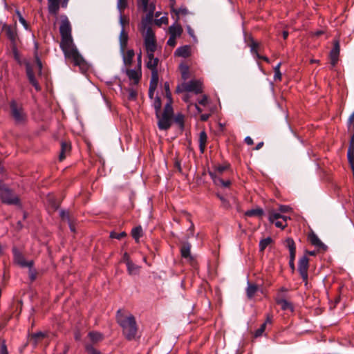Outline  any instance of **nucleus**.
<instances>
[{"instance_id":"obj_41","label":"nucleus","mask_w":354,"mask_h":354,"mask_svg":"<svg viewBox=\"0 0 354 354\" xmlns=\"http://www.w3.org/2000/svg\"><path fill=\"white\" fill-rule=\"evenodd\" d=\"M216 173L209 171V176L213 180L214 184L217 186H221V183H223V179Z\"/></svg>"},{"instance_id":"obj_32","label":"nucleus","mask_w":354,"mask_h":354,"mask_svg":"<svg viewBox=\"0 0 354 354\" xmlns=\"http://www.w3.org/2000/svg\"><path fill=\"white\" fill-rule=\"evenodd\" d=\"M272 242L271 237H267L259 241V251L263 252L265 249Z\"/></svg>"},{"instance_id":"obj_7","label":"nucleus","mask_w":354,"mask_h":354,"mask_svg":"<svg viewBox=\"0 0 354 354\" xmlns=\"http://www.w3.org/2000/svg\"><path fill=\"white\" fill-rule=\"evenodd\" d=\"M145 46L147 51H156V41L151 27L147 23L142 24Z\"/></svg>"},{"instance_id":"obj_12","label":"nucleus","mask_w":354,"mask_h":354,"mask_svg":"<svg viewBox=\"0 0 354 354\" xmlns=\"http://www.w3.org/2000/svg\"><path fill=\"white\" fill-rule=\"evenodd\" d=\"M248 46L250 47L252 55L255 58L268 62V57L259 55V53L261 52L262 48L261 43L257 42L254 41L252 38L250 37L248 41Z\"/></svg>"},{"instance_id":"obj_52","label":"nucleus","mask_w":354,"mask_h":354,"mask_svg":"<svg viewBox=\"0 0 354 354\" xmlns=\"http://www.w3.org/2000/svg\"><path fill=\"white\" fill-rule=\"evenodd\" d=\"M187 32L189 35V36L191 37H192L194 41L196 42L197 41V38H196V35L194 34V30L189 26H187Z\"/></svg>"},{"instance_id":"obj_44","label":"nucleus","mask_w":354,"mask_h":354,"mask_svg":"<svg viewBox=\"0 0 354 354\" xmlns=\"http://www.w3.org/2000/svg\"><path fill=\"white\" fill-rule=\"evenodd\" d=\"M127 7V0H118V8L120 13Z\"/></svg>"},{"instance_id":"obj_13","label":"nucleus","mask_w":354,"mask_h":354,"mask_svg":"<svg viewBox=\"0 0 354 354\" xmlns=\"http://www.w3.org/2000/svg\"><path fill=\"white\" fill-rule=\"evenodd\" d=\"M286 247L288 248L290 252V260H289V266L292 272H294L295 269V259L296 256V247L294 240L292 238H287L285 240Z\"/></svg>"},{"instance_id":"obj_22","label":"nucleus","mask_w":354,"mask_h":354,"mask_svg":"<svg viewBox=\"0 0 354 354\" xmlns=\"http://www.w3.org/2000/svg\"><path fill=\"white\" fill-rule=\"evenodd\" d=\"M191 245L189 243H185L180 248L181 257L189 261H194L193 257L191 255Z\"/></svg>"},{"instance_id":"obj_27","label":"nucleus","mask_w":354,"mask_h":354,"mask_svg":"<svg viewBox=\"0 0 354 354\" xmlns=\"http://www.w3.org/2000/svg\"><path fill=\"white\" fill-rule=\"evenodd\" d=\"M123 54V62L125 65H131L135 55L134 50L132 49L128 50L126 53Z\"/></svg>"},{"instance_id":"obj_50","label":"nucleus","mask_w":354,"mask_h":354,"mask_svg":"<svg viewBox=\"0 0 354 354\" xmlns=\"http://www.w3.org/2000/svg\"><path fill=\"white\" fill-rule=\"evenodd\" d=\"M227 169V165H218L216 167V170L214 173H216L217 174H221L224 171H225Z\"/></svg>"},{"instance_id":"obj_14","label":"nucleus","mask_w":354,"mask_h":354,"mask_svg":"<svg viewBox=\"0 0 354 354\" xmlns=\"http://www.w3.org/2000/svg\"><path fill=\"white\" fill-rule=\"evenodd\" d=\"M340 51V46L338 40H335L333 44V47L330 52V64L333 67L335 66L339 60V55Z\"/></svg>"},{"instance_id":"obj_15","label":"nucleus","mask_w":354,"mask_h":354,"mask_svg":"<svg viewBox=\"0 0 354 354\" xmlns=\"http://www.w3.org/2000/svg\"><path fill=\"white\" fill-rule=\"evenodd\" d=\"M7 37L10 39L12 44V46H17V41L18 39V35L16 30V27L11 26H6L4 27Z\"/></svg>"},{"instance_id":"obj_21","label":"nucleus","mask_w":354,"mask_h":354,"mask_svg":"<svg viewBox=\"0 0 354 354\" xmlns=\"http://www.w3.org/2000/svg\"><path fill=\"white\" fill-rule=\"evenodd\" d=\"M61 0H48V10L50 14L56 16L59 10Z\"/></svg>"},{"instance_id":"obj_59","label":"nucleus","mask_w":354,"mask_h":354,"mask_svg":"<svg viewBox=\"0 0 354 354\" xmlns=\"http://www.w3.org/2000/svg\"><path fill=\"white\" fill-rule=\"evenodd\" d=\"M30 278L32 281L36 279V272L32 268H29Z\"/></svg>"},{"instance_id":"obj_28","label":"nucleus","mask_w":354,"mask_h":354,"mask_svg":"<svg viewBox=\"0 0 354 354\" xmlns=\"http://www.w3.org/2000/svg\"><path fill=\"white\" fill-rule=\"evenodd\" d=\"M158 84V71H152L149 83V88L156 89Z\"/></svg>"},{"instance_id":"obj_40","label":"nucleus","mask_w":354,"mask_h":354,"mask_svg":"<svg viewBox=\"0 0 354 354\" xmlns=\"http://www.w3.org/2000/svg\"><path fill=\"white\" fill-rule=\"evenodd\" d=\"M164 88L165 91L166 97L167 98V102H170V104L172 105L171 93L169 89V84L168 82H165L164 83Z\"/></svg>"},{"instance_id":"obj_43","label":"nucleus","mask_w":354,"mask_h":354,"mask_svg":"<svg viewBox=\"0 0 354 354\" xmlns=\"http://www.w3.org/2000/svg\"><path fill=\"white\" fill-rule=\"evenodd\" d=\"M281 62H279L276 66H274V80H279V81H281V73L280 71V66H281Z\"/></svg>"},{"instance_id":"obj_10","label":"nucleus","mask_w":354,"mask_h":354,"mask_svg":"<svg viewBox=\"0 0 354 354\" xmlns=\"http://www.w3.org/2000/svg\"><path fill=\"white\" fill-rule=\"evenodd\" d=\"M12 251V254H13L14 261L16 264L19 265L21 268H26V267H28L29 268H32L33 264H34L33 261H27L25 259L22 253L16 247H13Z\"/></svg>"},{"instance_id":"obj_16","label":"nucleus","mask_w":354,"mask_h":354,"mask_svg":"<svg viewBox=\"0 0 354 354\" xmlns=\"http://www.w3.org/2000/svg\"><path fill=\"white\" fill-rule=\"evenodd\" d=\"M308 239L313 245L323 249L324 250L327 249V246L322 242L319 238L313 232L308 234Z\"/></svg>"},{"instance_id":"obj_1","label":"nucleus","mask_w":354,"mask_h":354,"mask_svg":"<svg viewBox=\"0 0 354 354\" xmlns=\"http://www.w3.org/2000/svg\"><path fill=\"white\" fill-rule=\"evenodd\" d=\"M71 32V24L68 17L66 15H62L59 26L60 48L66 59L71 60L75 66H79L81 71L86 70L87 64L75 46Z\"/></svg>"},{"instance_id":"obj_24","label":"nucleus","mask_w":354,"mask_h":354,"mask_svg":"<svg viewBox=\"0 0 354 354\" xmlns=\"http://www.w3.org/2000/svg\"><path fill=\"white\" fill-rule=\"evenodd\" d=\"M169 30L170 36L175 37L180 36L183 32V28H182L181 26L179 24H176L171 25L169 27Z\"/></svg>"},{"instance_id":"obj_47","label":"nucleus","mask_w":354,"mask_h":354,"mask_svg":"<svg viewBox=\"0 0 354 354\" xmlns=\"http://www.w3.org/2000/svg\"><path fill=\"white\" fill-rule=\"evenodd\" d=\"M187 219L191 223V225L188 229V232H189L188 236H193L194 232V223L192 222L189 214H187Z\"/></svg>"},{"instance_id":"obj_36","label":"nucleus","mask_w":354,"mask_h":354,"mask_svg":"<svg viewBox=\"0 0 354 354\" xmlns=\"http://www.w3.org/2000/svg\"><path fill=\"white\" fill-rule=\"evenodd\" d=\"M180 70L181 73L182 78L184 80H186L189 77V67L185 64H180Z\"/></svg>"},{"instance_id":"obj_5","label":"nucleus","mask_w":354,"mask_h":354,"mask_svg":"<svg viewBox=\"0 0 354 354\" xmlns=\"http://www.w3.org/2000/svg\"><path fill=\"white\" fill-rule=\"evenodd\" d=\"M0 200L6 205H15L21 207V200L14 191L10 189L1 180H0Z\"/></svg>"},{"instance_id":"obj_53","label":"nucleus","mask_w":354,"mask_h":354,"mask_svg":"<svg viewBox=\"0 0 354 354\" xmlns=\"http://www.w3.org/2000/svg\"><path fill=\"white\" fill-rule=\"evenodd\" d=\"M347 158L351 169H353L354 167V153H352L351 155H350L349 152H347Z\"/></svg>"},{"instance_id":"obj_46","label":"nucleus","mask_w":354,"mask_h":354,"mask_svg":"<svg viewBox=\"0 0 354 354\" xmlns=\"http://www.w3.org/2000/svg\"><path fill=\"white\" fill-rule=\"evenodd\" d=\"M127 234L124 232L120 233H116L115 232H111L110 233V237L112 239H121L122 238L126 236Z\"/></svg>"},{"instance_id":"obj_49","label":"nucleus","mask_w":354,"mask_h":354,"mask_svg":"<svg viewBox=\"0 0 354 354\" xmlns=\"http://www.w3.org/2000/svg\"><path fill=\"white\" fill-rule=\"evenodd\" d=\"M347 152H349L350 155H351L352 153H354V134L351 136Z\"/></svg>"},{"instance_id":"obj_2","label":"nucleus","mask_w":354,"mask_h":354,"mask_svg":"<svg viewBox=\"0 0 354 354\" xmlns=\"http://www.w3.org/2000/svg\"><path fill=\"white\" fill-rule=\"evenodd\" d=\"M116 322L122 328V335L128 341L136 339L138 327L135 317L132 314L125 315L122 309L116 312Z\"/></svg>"},{"instance_id":"obj_39","label":"nucleus","mask_w":354,"mask_h":354,"mask_svg":"<svg viewBox=\"0 0 354 354\" xmlns=\"http://www.w3.org/2000/svg\"><path fill=\"white\" fill-rule=\"evenodd\" d=\"M174 122L178 125L180 130L184 129V115L181 113L177 114L174 118Z\"/></svg>"},{"instance_id":"obj_55","label":"nucleus","mask_w":354,"mask_h":354,"mask_svg":"<svg viewBox=\"0 0 354 354\" xmlns=\"http://www.w3.org/2000/svg\"><path fill=\"white\" fill-rule=\"evenodd\" d=\"M217 196L219 198V199L222 202V205L225 207V208H227L229 207V202L224 198V196L220 195V194H217Z\"/></svg>"},{"instance_id":"obj_51","label":"nucleus","mask_w":354,"mask_h":354,"mask_svg":"<svg viewBox=\"0 0 354 354\" xmlns=\"http://www.w3.org/2000/svg\"><path fill=\"white\" fill-rule=\"evenodd\" d=\"M162 24H168V18L166 16H163L156 21V24L158 26H160Z\"/></svg>"},{"instance_id":"obj_31","label":"nucleus","mask_w":354,"mask_h":354,"mask_svg":"<svg viewBox=\"0 0 354 354\" xmlns=\"http://www.w3.org/2000/svg\"><path fill=\"white\" fill-rule=\"evenodd\" d=\"M263 211L261 208H256L245 212V216H261Z\"/></svg>"},{"instance_id":"obj_64","label":"nucleus","mask_w":354,"mask_h":354,"mask_svg":"<svg viewBox=\"0 0 354 354\" xmlns=\"http://www.w3.org/2000/svg\"><path fill=\"white\" fill-rule=\"evenodd\" d=\"M348 123L349 126H351V125L354 126V111L349 116L348 120Z\"/></svg>"},{"instance_id":"obj_60","label":"nucleus","mask_w":354,"mask_h":354,"mask_svg":"<svg viewBox=\"0 0 354 354\" xmlns=\"http://www.w3.org/2000/svg\"><path fill=\"white\" fill-rule=\"evenodd\" d=\"M198 103L203 106H205L207 103V95H204L202 98L198 100Z\"/></svg>"},{"instance_id":"obj_42","label":"nucleus","mask_w":354,"mask_h":354,"mask_svg":"<svg viewBox=\"0 0 354 354\" xmlns=\"http://www.w3.org/2000/svg\"><path fill=\"white\" fill-rule=\"evenodd\" d=\"M45 335L42 332H37L31 335L30 336V340L33 341L34 344H37L38 342V340L39 339H41L44 337Z\"/></svg>"},{"instance_id":"obj_63","label":"nucleus","mask_w":354,"mask_h":354,"mask_svg":"<svg viewBox=\"0 0 354 354\" xmlns=\"http://www.w3.org/2000/svg\"><path fill=\"white\" fill-rule=\"evenodd\" d=\"M122 260H123V261H124L126 263V264L127 263V262L131 261V260L130 259L129 254L127 252H125L123 254Z\"/></svg>"},{"instance_id":"obj_54","label":"nucleus","mask_w":354,"mask_h":354,"mask_svg":"<svg viewBox=\"0 0 354 354\" xmlns=\"http://www.w3.org/2000/svg\"><path fill=\"white\" fill-rule=\"evenodd\" d=\"M148 3L149 0H138V3H141L144 12H147L148 10Z\"/></svg>"},{"instance_id":"obj_11","label":"nucleus","mask_w":354,"mask_h":354,"mask_svg":"<svg viewBox=\"0 0 354 354\" xmlns=\"http://www.w3.org/2000/svg\"><path fill=\"white\" fill-rule=\"evenodd\" d=\"M308 267H309V259L306 256H303L299 260L298 271L302 278L303 281L305 282L306 285L308 283Z\"/></svg>"},{"instance_id":"obj_26","label":"nucleus","mask_w":354,"mask_h":354,"mask_svg":"<svg viewBox=\"0 0 354 354\" xmlns=\"http://www.w3.org/2000/svg\"><path fill=\"white\" fill-rule=\"evenodd\" d=\"M127 272L131 275L138 274L140 272V267L136 265L131 261L127 263Z\"/></svg>"},{"instance_id":"obj_9","label":"nucleus","mask_w":354,"mask_h":354,"mask_svg":"<svg viewBox=\"0 0 354 354\" xmlns=\"http://www.w3.org/2000/svg\"><path fill=\"white\" fill-rule=\"evenodd\" d=\"M289 217L281 215L274 210L268 212V220L271 223L274 224L277 227L284 229L287 226V220Z\"/></svg>"},{"instance_id":"obj_35","label":"nucleus","mask_w":354,"mask_h":354,"mask_svg":"<svg viewBox=\"0 0 354 354\" xmlns=\"http://www.w3.org/2000/svg\"><path fill=\"white\" fill-rule=\"evenodd\" d=\"M153 106L155 109L156 116H158L159 112H160L161 106H162V102H161L160 97L156 96L155 97L153 103Z\"/></svg>"},{"instance_id":"obj_58","label":"nucleus","mask_w":354,"mask_h":354,"mask_svg":"<svg viewBox=\"0 0 354 354\" xmlns=\"http://www.w3.org/2000/svg\"><path fill=\"white\" fill-rule=\"evenodd\" d=\"M60 217L62 219H69L68 212L64 210H61L59 212Z\"/></svg>"},{"instance_id":"obj_25","label":"nucleus","mask_w":354,"mask_h":354,"mask_svg":"<svg viewBox=\"0 0 354 354\" xmlns=\"http://www.w3.org/2000/svg\"><path fill=\"white\" fill-rule=\"evenodd\" d=\"M71 150V145L67 142H62L61 143V151L59 156L60 161L63 160L66 158V153L69 152Z\"/></svg>"},{"instance_id":"obj_4","label":"nucleus","mask_w":354,"mask_h":354,"mask_svg":"<svg viewBox=\"0 0 354 354\" xmlns=\"http://www.w3.org/2000/svg\"><path fill=\"white\" fill-rule=\"evenodd\" d=\"M10 115L17 125H24L28 120V115L22 103L12 100L9 103Z\"/></svg>"},{"instance_id":"obj_38","label":"nucleus","mask_w":354,"mask_h":354,"mask_svg":"<svg viewBox=\"0 0 354 354\" xmlns=\"http://www.w3.org/2000/svg\"><path fill=\"white\" fill-rule=\"evenodd\" d=\"M158 64V59H151L147 62V67L152 71H158L157 66Z\"/></svg>"},{"instance_id":"obj_33","label":"nucleus","mask_w":354,"mask_h":354,"mask_svg":"<svg viewBox=\"0 0 354 354\" xmlns=\"http://www.w3.org/2000/svg\"><path fill=\"white\" fill-rule=\"evenodd\" d=\"M258 290V286L257 285L250 284L248 283L247 288V296L248 298L252 299Z\"/></svg>"},{"instance_id":"obj_17","label":"nucleus","mask_w":354,"mask_h":354,"mask_svg":"<svg viewBox=\"0 0 354 354\" xmlns=\"http://www.w3.org/2000/svg\"><path fill=\"white\" fill-rule=\"evenodd\" d=\"M276 303L281 306V308L283 310H288L290 312L294 311V306L292 304L282 297H277L276 298Z\"/></svg>"},{"instance_id":"obj_18","label":"nucleus","mask_w":354,"mask_h":354,"mask_svg":"<svg viewBox=\"0 0 354 354\" xmlns=\"http://www.w3.org/2000/svg\"><path fill=\"white\" fill-rule=\"evenodd\" d=\"M126 73L129 80H133L135 84H138L142 75L140 68H138V70L128 69L127 70Z\"/></svg>"},{"instance_id":"obj_34","label":"nucleus","mask_w":354,"mask_h":354,"mask_svg":"<svg viewBox=\"0 0 354 354\" xmlns=\"http://www.w3.org/2000/svg\"><path fill=\"white\" fill-rule=\"evenodd\" d=\"M132 237L136 241H138L139 239L142 236V230L140 226L136 227L133 228L131 231Z\"/></svg>"},{"instance_id":"obj_3","label":"nucleus","mask_w":354,"mask_h":354,"mask_svg":"<svg viewBox=\"0 0 354 354\" xmlns=\"http://www.w3.org/2000/svg\"><path fill=\"white\" fill-rule=\"evenodd\" d=\"M12 50L14 55L15 59L19 64L20 65L24 64L26 67V73L27 78L28 80L29 83L35 88L37 91H39L41 90V86L36 79L34 71H33V65L28 60L24 59L21 60L20 58V55L19 54L17 46H12Z\"/></svg>"},{"instance_id":"obj_6","label":"nucleus","mask_w":354,"mask_h":354,"mask_svg":"<svg viewBox=\"0 0 354 354\" xmlns=\"http://www.w3.org/2000/svg\"><path fill=\"white\" fill-rule=\"evenodd\" d=\"M174 110L172 105L170 104V102H167L162 113L160 114V112H159V115L156 116L158 129L165 131L169 129L172 124Z\"/></svg>"},{"instance_id":"obj_62","label":"nucleus","mask_w":354,"mask_h":354,"mask_svg":"<svg viewBox=\"0 0 354 354\" xmlns=\"http://www.w3.org/2000/svg\"><path fill=\"white\" fill-rule=\"evenodd\" d=\"M19 21L24 26V28L26 29H28V25L26 19L22 16H20Z\"/></svg>"},{"instance_id":"obj_8","label":"nucleus","mask_w":354,"mask_h":354,"mask_svg":"<svg viewBox=\"0 0 354 354\" xmlns=\"http://www.w3.org/2000/svg\"><path fill=\"white\" fill-rule=\"evenodd\" d=\"M194 92L195 94H199L203 92L202 82L199 80H191L187 82H183L176 87V93Z\"/></svg>"},{"instance_id":"obj_45","label":"nucleus","mask_w":354,"mask_h":354,"mask_svg":"<svg viewBox=\"0 0 354 354\" xmlns=\"http://www.w3.org/2000/svg\"><path fill=\"white\" fill-rule=\"evenodd\" d=\"M85 348L88 354H102L100 351L95 349L92 345H86Z\"/></svg>"},{"instance_id":"obj_57","label":"nucleus","mask_w":354,"mask_h":354,"mask_svg":"<svg viewBox=\"0 0 354 354\" xmlns=\"http://www.w3.org/2000/svg\"><path fill=\"white\" fill-rule=\"evenodd\" d=\"M176 37L170 36L169 39L167 40V45L169 46H175L176 42Z\"/></svg>"},{"instance_id":"obj_19","label":"nucleus","mask_w":354,"mask_h":354,"mask_svg":"<svg viewBox=\"0 0 354 354\" xmlns=\"http://www.w3.org/2000/svg\"><path fill=\"white\" fill-rule=\"evenodd\" d=\"M128 39H129L128 34L125 31L124 28H122L120 31V37H119L120 47V51L122 53H124V52L125 51V48H127V44H128Z\"/></svg>"},{"instance_id":"obj_20","label":"nucleus","mask_w":354,"mask_h":354,"mask_svg":"<svg viewBox=\"0 0 354 354\" xmlns=\"http://www.w3.org/2000/svg\"><path fill=\"white\" fill-rule=\"evenodd\" d=\"M175 55L183 58H187L191 55V46L185 45L178 47L175 51Z\"/></svg>"},{"instance_id":"obj_61","label":"nucleus","mask_w":354,"mask_h":354,"mask_svg":"<svg viewBox=\"0 0 354 354\" xmlns=\"http://www.w3.org/2000/svg\"><path fill=\"white\" fill-rule=\"evenodd\" d=\"M1 354H8L6 345L5 344H1L0 348Z\"/></svg>"},{"instance_id":"obj_29","label":"nucleus","mask_w":354,"mask_h":354,"mask_svg":"<svg viewBox=\"0 0 354 354\" xmlns=\"http://www.w3.org/2000/svg\"><path fill=\"white\" fill-rule=\"evenodd\" d=\"M35 62H36V67L37 68V73L40 76L42 73L43 65H42V62H41L40 58L39 57V56L37 55L38 46H37V43H35Z\"/></svg>"},{"instance_id":"obj_56","label":"nucleus","mask_w":354,"mask_h":354,"mask_svg":"<svg viewBox=\"0 0 354 354\" xmlns=\"http://www.w3.org/2000/svg\"><path fill=\"white\" fill-rule=\"evenodd\" d=\"M155 10V5L153 3H151L150 4L148 3V12L149 17H151L153 16V12Z\"/></svg>"},{"instance_id":"obj_48","label":"nucleus","mask_w":354,"mask_h":354,"mask_svg":"<svg viewBox=\"0 0 354 354\" xmlns=\"http://www.w3.org/2000/svg\"><path fill=\"white\" fill-rule=\"evenodd\" d=\"M128 92H129L128 99L129 100H136V98L137 97V92L133 88H129Z\"/></svg>"},{"instance_id":"obj_30","label":"nucleus","mask_w":354,"mask_h":354,"mask_svg":"<svg viewBox=\"0 0 354 354\" xmlns=\"http://www.w3.org/2000/svg\"><path fill=\"white\" fill-rule=\"evenodd\" d=\"M88 335L93 342H98L103 339V335L99 332L91 331Z\"/></svg>"},{"instance_id":"obj_37","label":"nucleus","mask_w":354,"mask_h":354,"mask_svg":"<svg viewBox=\"0 0 354 354\" xmlns=\"http://www.w3.org/2000/svg\"><path fill=\"white\" fill-rule=\"evenodd\" d=\"M171 12H174L176 15V23L179 19V15H186L188 13V10L186 8H180L179 9H175L171 6Z\"/></svg>"},{"instance_id":"obj_23","label":"nucleus","mask_w":354,"mask_h":354,"mask_svg":"<svg viewBox=\"0 0 354 354\" xmlns=\"http://www.w3.org/2000/svg\"><path fill=\"white\" fill-rule=\"evenodd\" d=\"M207 141V136L205 131H202L199 133L198 142H199V149L201 153H204L206 144Z\"/></svg>"}]
</instances>
